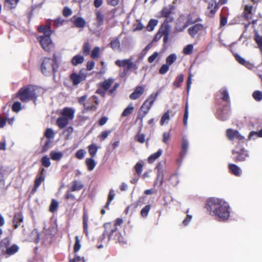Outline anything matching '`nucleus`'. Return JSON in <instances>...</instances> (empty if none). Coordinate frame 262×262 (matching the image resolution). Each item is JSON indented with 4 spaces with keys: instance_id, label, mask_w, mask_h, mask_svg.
<instances>
[{
    "instance_id": "64",
    "label": "nucleus",
    "mask_w": 262,
    "mask_h": 262,
    "mask_svg": "<svg viewBox=\"0 0 262 262\" xmlns=\"http://www.w3.org/2000/svg\"><path fill=\"white\" fill-rule=\"evenodd\" d=\"M135 139L136 141L143 143L145 142V135L143 134H138L135 136Z\"/></svg>"
},
{
    "instance_id": "3",
    "label": "nucleus",
    "mask_w": 262,
    "mask_h": 262,
    "mask_svg": "<svg viewBox=\"0 0 262 262\" xmlns=\"http://www.w3.org/2000/svg\"><path fill=\"white\" fill-rule=\"evenodd\" d=\"M104 230L103 234L99 237L98 241L101 243H105L106 238L107 241L114 240L116 243H123L124 238L113 223H105L103 225Z\"/></svg>"
},
{
    "instance_id": "50",
    "label": "nucleus",
    "mask_w": 262,
    "mask_h": 262,
    "mask_svg": "<svg viewBox=\"0 0 262 262\" xmlns=\"http://www.w3.org/2000/svg\"><path fill=\"white\" fill-rule=\"evenodd\" d=\"M201 20L202 19L199 17L193 20L191 15L189 14L187 16V19L186 20V23L187 24H188V26H189V25L194 24L198 22L201 21Z\"/></svg>"
},
{
    "instance_id": "16",
    "label": "nucleus",
    "mask_w": 262,
    "mask_h": 262,
    "mask_svg": "<svg viewBox=\"0 0 262 262\" xmlns=\"http://www.w3.org/2000/svg\"><path fill=\"white\" fill-rule=\"evenodd\" d=\"M204 29L205 28L203 24L195 23L188 28V33L191 37L194 38L199 32L204 30Z\"/></svg>"
},
{
    "instance_id": "12",
    "label": "nucleus",
    "mask_w": 262,
    "mask_h": 262,
    "mask_svg": "<svg viewBox=\"0 0 262 262\" xmlns=\"http://www.w3.org/2000/svg\"><path fill=\"white\" fill-rule=\"evenodd\" d=\"M226 134L227 138L231 141H233L235 139L239 141L245 140V137L241 135L237 130H234L231 128L227 129L226 131Z\"/></svg>"
},
{
    "instance_id": "17",
    "label": "nucleus",
    "mask_w": 262,
    "mask_h": 262,
    "mask_svg": "<svg viewBox=\"0 0 262 262\" xmlns=\"http://www.w3.org/2000/svg\"><path fill=\"white\" fill-rule=\"evenodd\" d=\"M187 27L186 17L183 15L180 16L176 24V30L179 32H183Z\"/></svg>"
},
{
    "instance_id": "13",
    "label": "nucleus",
    "mask_w": 262,
    "mask_h": 262,
    "mask_svg": "<svg viewBox=\"0 0 262 262\" xmlns=\"http://www.w3.org/2000/svg\"><path fill=\"white\" fill-rule=\"evenodd\" d=\"M115 64L119 67H124L127 69H131L132 68L135 69H137L136 65L134 64L131 58L123 60H117L115 61Z\"/></svg>"
},
{
    "instance_id": "51",
    "label": "nucleus",
    "mask_w": 262,
    "mask_h": 262,
    "mask_svg": "<svg viewBox=\"0 0 262 262\" xmlns=\"http://www.w3.org/2000/svg\"><path fill=\"white\" fill-rule=\"evenodd\" d=\"M143 165L140 162H137L134 166L136 173L138 176H140L142 173Z\"/></svg>"
},
{
    "instance_id": "55",
    "label": "nucleus",
    "mask_w": 262,
    "mask_h": 262,
    "mask_svg": "<svg viewBox=\"0 0 262 262\" xmlns=\"http://www.w3.org/2000/svg\"><path fill=\"white\" fill-rule=\"evenodd\" d=\"M44 135L47 138L50 140L51 138H54V133L52 129L48 128L46 129Z\"/></svg>"
},
{
    "instance_id": "24",
    "label": "nucleus",
    "mask_w": 262,
    "mask_h": 262,
    "mask_svg": "<svg viewBox=\"0 0 262 262\" xmlns=\"http://www.w3.org/2000/svg\"><path fill=\"white\" fill-rule=\"evenodd\" d=\"M83 220V232L86 235H88L89 234L88 232V213L87 210L85 207L83 208V214L82 216Z\"/></svg>"
},
{
    "instance_id": "57",
    "label": "nucleus",
    "mask_w": 262,
    "mask_h": 262,
    "mask_svg": "<svg viewBox=\"0 0 262 262\" xmlns=\"http://www.w3.org/2000/svg\"><path fill=\"white\" fill-rule=\"evenodd\" d=\"M72 12H73L71 9L68 7L66 6L63 8L62 14L63 16L68 17L72 15Z\"/></svg>"
},
{
    "instance_id": "30",
    "label": "nucleus",
    "mask_w": 262,
    "mask_h": 262,
    "mask_svg": "<svg viewBox=\"0 0 262 262\" xmlns=\"http://www.w3.org/2000/svg\"><path fill=\"white\" fill-rule=\"evenodd\" d=\"M69 120L68 119L60 116L58 117L56 120V124L59 128L62 129L66 127L69 123Z\"/></svg>"
},
{
    "instance_id": "5",
    "label": "nucleus",
    "mask_w": 262,
    "mask_h": 262,
    "mask_svg": "<svg viewBox=\"0 0 262 262\" xmlns=\"http://www.w3.org/2000/svg\"><path fill=\"white\" fill-rule=\"evenodd\" d=\"M36 90V88L32 85L23 86L17 92L16 97L23 102H27L30 100L35 102L37 98Z\"/></svg>"
},
{
    "instance_id": "14",
    "label": "nucleus",
    "mask_w": 262,
    "mask_h": 262,
    "mask_svg": "<svg viewBox=\"0 0 262 262\" xmlns=\"http://www.w3.org/2000/svg\"><path fill=\"white\" fill-rule=\"evenodd\" d=\"M230 110L226 107L222 109H218L216 111L215 116L220 120L225 121L227 120L229 116Z\"/></svg>"
},
{
    "instance_id": "8",
    "label": "nucleus",
    "mask_w": 262,
    "mask_h": 262,
    "mask_svg": "<svg viewBox=\"0 0 262 262\" xmlns=\"http://www.w3.org/2000/svg\"><path fill=\"white\" fill-rule=\"evenodd\" d=\"M158 93H152L147 99L144 101L140 107L139 113L138 116V118L141 120L148 113L149 110L150 109L151 106L156 100Z\"/></svg>"
},
{
    "instance_id": "41",
    "label": "nucleus",
    "mask_w": 262,
    "mask_h": 262,
    "mask_svg": "<svg viewBox=\"0 0 262 262\" xmlns=\"http://www.w3.org/2000/svg\"><path fill=\"white\" fill-rule=\"evenodd\" d=\"M183 81L184 76L182 74H180L176 78V79L173 82L172 84L175 88H179L180 87Z\"/></svg>"
},
{
    "instance_id": "6",
    "label": "nucleus",
    "mask_w": 262,
    "mask_h": 262,
    "mask_svg": "<svg viewBox=\"0 0 262 262\" xmlns=\"http://www.w3.org/2000/svg\"><path fill=\"white\" fill-rule=\"evenodd\" d=\"M11 245V239L6 237L0 241V257L10 256L15 254L19 250V247L16 244Z\"/></svg>"
},
{
    "instance_id": "10",
    "label": "nucleus",
    "mask_w": 262,
    "mask_h": 262,
    "mask_svg": "<svg viewBox=\"0 0 262 262\" xmlns=\"http://www.w3.org/2000/svg\"><path fill=\"white\" fill-rule=\"evenodd\" d=\"M174 7L169 5L168 7H164L160 12L161 17H165L166 19L165 23H171L173 21L174 18L171 16Z\"/></svg>"
},
{
    "instance_id": "45",
    "label": "nucleus",
    "mask_w": 262,
    "mask_h": 262,
    "mask_svg": "<svg viewBox=\"0 0 262 262\" xmlns=\"http://www.w3.org/2000/svg\"><path fill=\"white\" fill-rule=\"evenodd\" d=\"M91 45L89 41L85 42L82 47V53L84 55L88 56L90 53Z\"/></svg>"
},
{
    "instance_id": "36",
    "label": "nucleus",
    "mask_w": 262,
    "mask_h": 262,
    "mask_svg": "<svg viewBox=\"0 0 262 262\" xmlns=\"http://www.w3.org/2000/svg\"><path fill=\"white\" fill-rule=\"evenodd\" d=\"M85 164L89 171L93 170L96 166V163L93 158H89L85 159Z\"/></svg>"
},
{
    "instance_id": "39",
    "label": "nucleus",
    "mask_w": 262,
    "mask_h": 262,
    "mask_svg": "<svg viewBox=\"0 0 262 262\" xmlns=\"http://www.w3.org/2000/svg\"><path fill=\"white\" fill-rule=\"evenodd\" d=\"M113 79L109 78L100 83L99 85L102 89H104V90L107 91L110 89L111 85L113 84Z\"/></svg>"
},
{
    "instance_id": "42",
    "label": "nucleus",
    "mask_w": 262,
    "mask_h": 262,
    "mask_svg": "<svg viewBox=\"0 0 262 262\" xmlns=\"http://www.w3.org/2000/svg\"><path fill=\"white\" fill-rule=\"evenodd\" d=\"M134 109V107L133 106L132 104L128 105L127 107L125 108L123 112H122L121 116L124 117L130 115L133 113Z\"/></svg>"
},
{
    "instance_id": "32",
    "label": "nucleus",
    "mask_w": 262,
    "mask_h": 262,
    "mask_svg": "<svg viewBox=\"0 0 262 262\" xmlns=\"http://www.w3.org/2000/svg\"><path fill=\"white\" fill-rule=\"evenodd\" d=\"M234 57L236 61L241 64L243 65L248 68H250V67H252V64L250 62L246 61L244 58L240 56L238 54H235Z\"/></svg>"
},
{
    "instance_id": "19",
    "label": "nucleus",
    "mask_w": 262,
    "mask_h": 262,
    "mask_svg": "<svg viewBox=\"0 0 262 262\" xmlns=\"http://www.w3.org/2000/svg\"><path fill=\"white\" fill-rule=\"evenodd\" d=\"M219 94L221 96V99L223 101H224L227 103H230V101L229 95V93L227 91V88H223L221 89L219 91V92L216 93L215 94V99H217V97L219 96Z\"/></svg>"
},
{
    "instance_id": "7",
    "label": "nucleus",
    "mask_w": 262,
    "mask_h": 262,
    "mask_svg": "<svg viewBox=\"0 0 262 262\" xmlns=\"http://www.w3.org/2000/svg\"><path fill=\"white\" fill-rule=\"evenodd\" d=\"M87 95H85L78 98V103L83 105L86 111H96L99 103L97 96L93 95L87 99Z\"/></svg>"
},
{
    "instance_id": "27",
    "label": "nucleus",
    "mask_w": 262,
    "mask_h": 262,
    "mask_svg": "<svg viewBox=\"0 0 262 262\" xmlns=\"http://www.w3.org/2000/svg\"><path fill=\"white\" fill-rule=\"evenodd\" d=\"M45 178L42 177L37 176L34 181V186L31 190V194H33L36 191L37 188L41 185V183L43 182Z\"/></svg>"
},
{
    "instance_id": "44",
    "label": "nucleus",
    "mask_w": 262,
    "mask_h": 262,
    "mask_svg": "<svg viewBox=\"0 0 262 262\" xmlns=\"http://www.w3.org/2000/svg\"><path fill=\"white\" fill-rule=\"evenodd\" d=\"M176 60L177 55L175 54H171L166 57V63L170 66Z\"/></svg>"
},
{
    "instance_id": "34",
    "label": "nucleus",
    "mask_w": 262,
    "mask_h": 262,
    "mask_svg": "<svg viewBox=\"0 0 262 262\" xmlns=\"http://www.w3.org/2000/svg\"><path fill=\"white\" fill-rule=\"evenodd\" d=\"M96 20L97 22V26H101L104 21V15L100 10H96L95 12Z\"/></svg>"
},
{
    "instance_id": "46",
    "label": "nucleus",
    "mask_w": 262,
    "mask_h": 262,
    "mask_svg": "<svg viewBox=\"0 0 262 262\" xmlns=\"http://www.w3.org/2000/svg\"><path fill=\"white\" fill-rule=\"evenodd\" d=\"M170 112L171 111L170 110H167L166 112H165L164 113V114L163 115V116H162V117L161 118V120H160V125H163L166 121H168L170 119L169 114H170Z\"/></svg>"
},
{
    "instance_id": "9",
    "label": "nucleus",
    "mask_w": 262,
    "mask_h": 262,
    "mask_svg": "<svg viewBox=\"0 0 262 262\" xmlns=\"http://www.w3.org/2000/svg\"><path fill=\"white\" fill-rule=\"evenodd\" d=\"M232 156L233 160L236 163L246 161L249 158L248 151L245 148H241L238 150L233 149Z\"/></svg>"
},
{
    "instance_id": "53",
    "label": "nucleus",
    "mask_w": 262,
    "mask_h": 262,
    "mask_svg": "<svg viewBox=\"0 0 262 262\" xmlns=\"http://www.w3.org/2000/svg\"><path fill=\"white\" fill-rule=\"evenodd\" d=\"M253 98L257 101L262 100V92L260 91H255L252 94Z\"/></svg>"
},
{
    "instance_id": "47",
    "label": "nucleus",
    "mask_w": 262,
    "mask_h": 262,
    "mask_svg": "<svg viewBox=\"0 0 262 262\" xmlns=\"http://www.w3.org/2000/svg\"><path fill=\"white\" fill-rule=\"evenodd\" d=\"M66 21H67L61 17H58L53 20V25L56 27H59V26L63 25Z\"/></svg>"
},
{
    "instance_id": "58",
    "label": "nucleus",
    "mask_w": 262,
    "mask_h": 262,
    "mask_svg": "<svg viewBox=\"0 0 262 262\" xmlns=\"http://www.w3.org/2000/svg\"><path fill=\"white\" fill-rule=\"evenodd\" d=\"M100 52V48L98 47H95L91 54V57L93 59H95L98 57Z\"/></svg>"
},
{
    "instance_id": "25",
    "label": "nucleus",
    "mask_w": 262,
    "mask_h": 262,
    "mask_svg": "<svg viewBox=\"0 0 262 262\" xmlns=\"http://www.w3.org/2000/svg\"><path fill=\"white\" fill-rule=\"evenodd\" d=\"M23 220L24 217L21 212L15 213L13 219L14 228L17 229L20 225V223L23 222Z\"/></svg>"
},
{
    "instance_id": "43",
    "label": "nucleus",
    "mask_w": 262,
    "mask_h": 262,
    "mask_svg": "<svg viewBox=\"0 0 262 262\" xmlns=\"http://www.w3.org/2000/svg\"><path fill=\"white\" fill-rule=\"evenodd\" d=\"M157 24L158 20L157 19H150L146 27L147 30L148 31H152L154 29L155 26L157 25Z\"/></svg>"
},
{
    "instance_id": "26",
    "label": "nucleus",
    "mask_w": 262,
    "mask_h": 262,
    "mask_svg": "<svg viewBox=\"0 0 262 262\" xmlns=\"http://www.w3.org/2000/svg\"><path fill=\"white\" fill-rule=\"evenodd\" d=\"M229 169L231 173L235 176H240L242 170L240 168L235 164H229Z\"/></svg>"
},
{
    "instance_id": "31",
    "label": "nucleus",
    "mask_w": 262,
    "mask_h": 262,
    "mask_svg": "<svg viewBox=\"0 0 262 262\" xmlns=\"http://www.w3.org/2000/svg\"><path fill=\"white\" fill-rule=\"evenodd\" d=\"M83 188V185L77 180L73 181L72 186L69 188L71 191H79Z\"/></svg>"
},
{
    "instance_id": "37",
    "label": "nucleus",
    "mask_w": 262,
    "mask_h": 262,
    "mask_svg": "<svg viewBox=\"0 0 262 262\" xmlns=\"http://www.w3.org/2000/svg\"><path fill=\"white\" fill-rule=\"evenodd\" d=\"M188 146L189 143L188 141L183 138L181 145V152H180V156L181 157H184L186 155L188 148Z\"/></svg>"
},
{
    "instance_id": "60",
    "label": "nucleus",
    "mask_w": 262,
    "mask_h": 262,
    "mask_svg": "<svg viewBox=\"0 0 262 262\" xmlns=\"http://www.w3.org/2000/svg\"><path fill=\"white\" fill-rule=\"evenodd\" d=\"M169 69V66L166 63L163 64L159 70V73L160 74L164 75L166 74Z\"/></svg>"
},
{
    "instance_id": "2",
    "label": "nucleus",
    "mask_w": 262,
    "mask_h": 262,
    "mask_svg": "<svg viewBox=\"0 0 262 262\" xmlns=\"http://www.w3.org/2000/svg\"><path fill=\"white\" fill-rule=\"evenodd\" d=\"M61 59V56L56 53L53 54L52 58L43 57L40 66L41 73L46 76L51 74L55 76L58 71Z\"/></svg>"
},
{
    "instance_id": "40",
    "label": "nucleus",
    "mask_w": 262,
    "mask_h": 262,
    "mask_svg": "<svg viewBox=\"0 0 262 262\" xmlns=\"http://www.w3.org/2000/svg\"><path fill=\"white\" fill-rule=\"evenodd\" d=\"M88 151L92 158H94L98 151V147L96 144H90L88 147Z\"/></svg>"
},
{
    "instance_id": "1",
    "label": "nucleus",
    "mask_w": 262,
    "mask_h": 262,
    "mask_svg": "<svg viewBox=\"0 0 262 262\" xmlns=\"http://www.w3.org/2000/svg\"><path fill=\"white\" fill-rule=\"evenodd\" d=\"M205 207L210 215L215 216L220 221L227 220L230 216L229 205L221 199H209Z\"/></svg>"
},
{
    "instance_id": "59",
    "label": "nucleus",
    "mask_w": 262,
    "mask_h": 262,
    "mask_svg": "<svg viewBox=\"0 0 262 262\" xmlns=\"http://www.w3.org/2000/svg\"><path fill=\"white\" fill-rule=\"evenodd\" d=\"M111 133V130H104L99 135L98 137L101 141H103L107 138Z\"/></svg>"
},
{
    "instance_id": "33",
    "label": "nucleus",
    "mask_w": 262,
    "mask_h": 262,
    "mask_svg": "<svg viewBox=\"0 0 262 262\" xmlns=\"http://www.w3.org/2000/svg\"><path fill=\"white\" fill-rule=\"evenodd\" d=\"M110 46L111 48L114 50H120V42L118 37L113 39L110 43Z\"/></svg>"
},
{
    "instance_id": "48",
    "label": "nucleus",
    "mask_w": 262,
    "mask_h": 262,
    "mask_svg": "<svg viewBox=\"0 0 262 262\" xmlns=\"http://www.w3.org/2000/svg\"><path fill=\"white\" fill-rule=\"evenodd\" d=\"M40 161L41 165L45 167H49L51 164L50 159L47 156L42 157Z\"/></svg>"
},
{
    "instance_id": "11",
    "label": "nucleus",
    "mask_w": 262,
    "mask_h": 262,
    "mask_svg": "<svg viewBox=\"0 0 262 262\" xmlns=\"http://www.w3.org/2000/svg\"><path fill=\"white\" fill-rule=\"evenodd\" d=\"M86 74L82 73L80 70L79 73H73L70 75V78L72 81L74 85H77L79 84L81 81L86 79Z\"/></svg>"
},
{
    "instance_id": "63",
    "label": "nucleus",
    "mask_w": 262,
    "mask_h": 262,
    "mask_svg": "<svg viewBox=\"0 0 262 262\" xmlns=\"http://www.w3.org/2000/svg\"><path fill=\"white\" fill-rule=\"evenodd\" d=\"M71 191L69 189L64 195V198L67 200H71L72 201H76V198L75 196L71 193Z\"/></svg>"
},
{
    "instance_id": "15",
    "label": "nucleus",
    "mask_w": 262,
    "mask_h": 262,
    "mask_svg": "<svg viewBox=\"0 0 262 262\" xmlns=\"http://www.w3.org/2000/svg\"><path fill=\"white\" fill-rule=\"evenodd\" d=\"M219 6L215 0H211L209 1L207 6V10H209L207 16L209 17H213L219 10Z\"/></svg>"
},
{
    "instance_id": "62",
    "label": "nucleus",
    "mask_w": 262,
    "mask_h": 262,
    "mask_svg": "<svg viewBox=\"0 0 262 262\" xmlns=\"http://www.w3.org/2000/svg\"><path fill=\"white\" fill-rule=\"evenodd\" d=\"M253 7L252 6L246 5L244 7V15L248 18L250 14L252 13Z\"/></svg>"
},
{
    "instance_id": "35",
    "label": "nucleus",
    "mask_w": 262,
    "mask_h": 262,
    "mask_svg": "<svg viewBox=\"0 0 262 262\" xmlns=\"http://www.w3.org/2000/svg\"><path fill=\"white\" fill-rule=\"evenodd\" d=\"M162 152V149H159L156 152L151 154L148 158V162L149 163H152L156 160L161 156Z\"/></svg>"
},
{
    "instance_id": "21",
    "label": "nucleus",
    "mask_w": 262,
    "mask_h": 262,
    "mask_svg": "<svg viewBox=\"0 0 262 262\" xmlns=\"http://www.w3.org/2000/svg\"><path fill=\"white\" fill-rule=\"evenodd\" d=\"M228 9L226 7H224L221 10L220 14V26L223 27L225 26L227 23V16H228Z\"/></svg>"
},
{
    "instance_id": "18",
    "label": "nucleus",
    "mask_w": 262,
    "mask_h": 262,
    "mask_svg": "<svg viewBox=\"0 0 262 262\" xmlns=\"http://www.w3.org/2000/svg\"><path fill=\"white\" fill-rule=\"evenodd\" d=\"M70 20L76 28H83L86 25V21L85 19L82 17L75 15L73 16Z\"/></svg>"
},
{
    "instance_id": "61",
    "label": "nucleus",
    "mask_w": 262,
    "mask_h": 262,
    "mask_svg": "<svg viewBox=\"0 0 262 262\" xmlns=\"http://www.w3.org/2000/svg\"><path fill=\"white\" fill-rule=\"evenodd\" d=\"M193 46L191 44L187 45L183 49V53L185 55H190L192 53Z\"/></svg>"
},
{
    "instance_id": "54",
    "label": "nucleus",
    "mask_w": 262,
    "mask_h": 262,
    "mask_svg": "<svg viewBox=\"0 0 262 262\" xmlns=\"http://www.w3.org/2000/svg\"><path fill=\"white\" fill-rule=\"evenodd\" d=\"M75 243L74 246V251L75 253L77 252L81 248L80 242L78 236H75Z\"/></svg>"
},
{
    "instance_id": "22",
    "label": "nucleus",
    "mask_w": 262,
    "mask_h": 262,
    "mask_svg": "<svg viewBox=\"0 0 262 262\" xmlns=\"http://www.w3.org/2000/svg\"><path fill=\"white\" fill-rule=\"evenodd\" d=\"M144 92V89L142 86H137L134 92L129 95L131 100H136L139 98Z\"/></svg>"
},
{
    "instance_id": "20",
    "label": "nucleus",
    "mask_w": 262,
    "mask_h": 262,
    "mask_svg": "<svg viewBox=\"0 0 262 262\" xmlns=\"http://www.w3.org/2000/svg\"><path fill=\"white\" fill-rule=\"evenodd\" d=\"M75 110L72 107H66L61 112V116L70 121L74 119Z\"/></svg>"
},
{
    "instance_id": "29",
    "label": "nucleus",
    "mask_w": 262,
    "mask_h": 262,
    "mask_svg": "<svg viewBox=\"0 0 262 262\" xmlns=\"http://www.w3.org/2000/svg\"><path fill=\"white\" fill-rule=\"evenodd\" d=\"M84 57L80 54H77L73 57L71 59V63L73 66H77L84 62Z\"/></svg>"
},
{
    "instance_id": "49",
    "label": "nucleus",
    "mask_w": 262,
    "mask_h": 262,
    "mask_svg": "<svg viewBox=\"0 0 262 262\" xmlns=\"http://www.w3.org/2000/svg\"><path fill=\"white\" fill-rule=\"evenodd\" d=\"M151 208L150 205H147L144 207H143L140 212V214L142 217H146L148 215L149 210Z\"/></svg>"
},
{
    "instance_id": "4",
    "label": "nucleus",
    "mask_w": 262,
    "mask_h": 262,
    "mask_svg": "<svg viewBox=\"0 0 262 262\" xmlns=\"http://www.w3.org/2000/svg\"><path fill=\"white\" fill-rule=\"evenodd\" d=\"M37 31L43 35L37 36V40L45 51L50 52L54 48V44L51 38L53 32L51 27L49 25H41L38 27Z\"/></svg>"
},
{
    "instance_id": "56",
    "label": "nucleus",
    "mask_w": 262,
    "mask_h": 262,
    "mask_svg": "<svg viewBox=\"0 0 262 262\" xmlns=\"http://www.w3.org/2000/svg\"><path fill=\"white\" fill-rule=\"evenodd\" d=\"M21 104L19 101L15 102L12 106V110L14 112H18L21 110Z\"/></svg>"
},
{
    "instance_id": "28",
    "label": "nucleus",
    "mask_w": 262,
    "mask_h": 262,
    "mask_svg": "<svg viewBox=\"0 0 262 262\" xmlns=\"http://www.w3.org/2000/svg\"><path fill=\"white\" fill-rule=\"evenodd\" d=\"M167 24L164 21L158 31L162 36L169 35L170 26Z\"/></svg>"
},
{
    "instance_id": "38",
    "label": "nucleus",
    "mask_w": 262,
    "mask_h": 262,
    "mask_svg": "<svg viewBox=\"0 0 262 262\" xmlns=\"http://www.w3.org/2000/svg\"><path fill=\"white\" fill-rule=\"evenodd\" d=\"M50 156L52 160L54 161H59L63 157V154L61 151H56L52 150L50 153Z\"/></svg>"
},
{
    "instance_id": "23",
    "label": "nucleus",
    "mask_w": 262,
    "mask_h": 262,
    "mask_svg": "<svg viewBox=\"0 0 262 262\" xmlns=\"http://www.w3.org/2000/svg\"><path fill=\"white\" fill-rule=\"evenodd\" d=\"M20 0H5L4 8L8 10H12L16 8Z\"/></svg>"
},
{
    "instance_id": "52",
    "label": "nucleus",
    "mask_w": 262,
    "mask_h": 262,
    "mask_svg": "<svg viewBox=\"0 0 262 262\" xmlns=\"http://www.w3.org/2000/svg\"><path fill=\"white\" fill-rule=\"evenodd\" d=\"M58 207V202L55 200H52L50 205L49 210L51 212H54Z\"/></svg>"
}]
</instances>
